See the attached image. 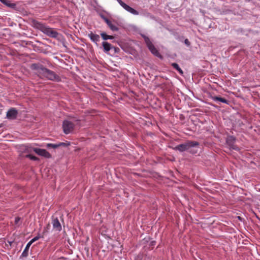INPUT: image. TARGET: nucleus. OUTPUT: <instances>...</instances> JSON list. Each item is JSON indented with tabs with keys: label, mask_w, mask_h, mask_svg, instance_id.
I'll return each instance as SVG.
<instances>
[{
	"label": "nucleus",
	"mask_w": 260,
	"mask_h": 260,
	"mask_svg": "<svg viewBox=\"0 0 260 260\" xmlns=\"http://www.w3.org/2000/svg\"><path fill=\"white\" fill-rule=\"evenodd\" d=\"M31 25L33 27L40 30L49 37L56 38L59 35L58 32L54 29L49 27L45 24L36 20L31 21Z\"/></svg>",
	"instance_id": "f03ea898"
},
{
	"label": "nucleus",
	"mask_w": 260,
	"mask_h": 260,
	"mask_svg": "<svg viewBox=\"0 0 260 260\" xmlns=\"http://www.w3.org/2000/svg\"><path fill=\"white\" fill-rule=\"evenodd\" d=\"M145 43L147 45V47L152 54L156 56L159 55V52L155 46L153 45L149 38L146 36H143Z\"/></svg>",
	"instance_id": "39448f33"
},
{
	"label": "nucleus",
	"mask_w": 260,
	"mask_h": 260,
	"mask_svg": "<svg viewBox=\"0 0 260 260\" xmlns=\"http://www.w3.org/2000/svg\"><path fill=\"white\" fill-rule=\"evenodd\" d=\"M64 145L63 143H60L59 144H54L50 143V144H47V146L48 147H52L53 148H56L61 145Z\"/></svg>",
	"instance_id": "aec40b11"
},
{
	"label": "nucleus",
	"mask_w": 260,
	"mask_h": 260,
	"mask_svg": "<svg viewBox=\"0 0 260 260\" xmlns=\"http://www.w3.org/2000/svg\"><path fill=\"white\" fill-rule=\"evenodd\" d=\"M46 231H44L43 233V235L42 236H40L39 235L37 236L34 237L33 239H32L29 242L31 243V244H32L34 242L36 241L37 240H39L40 238H43L44 237V235Z\"/></svg>",
	"instance_id": "6ab92c4d"
},
{
	"label": "nucleus",
	"mask_w": 260,
	"mask_h": 260,
	"mask_svg": "<svg viewBox=\"0 0 260 260\" xmlns=\"http://www.w3.org/2000/svg\"><path fill=\"white\" fill-rule=\"evenodd\" d=\"M49 227H50V224H48L47 225V228H49Z\"/></svg>",
	"instance_id": "bb28decb"
},
{
	"label": "nucleus",
	"mask_w": 260,
	"mask_h": 260,
	"mask_svg": "<svg viewBox=\"0 0 260 260\" xmlns=\"http://www.w3.org/2000/svg\"><path fill=\"white\" fill-rule=\"evenodd\" d=\"M88 37L90 39V40L95 43H97L100 41V36L98 35L94 34L92 32H90L88 34Z\"/></svg>",
	"instance_id": "9b49d317"
},
{
	"label": "nucleus",
	"mask_w": 260,
	"mask_h": 260,
	"mask_svg": "<svg viewBox=\"0 0 260 260\" xmlns=\"http://www.w3.org/2000/svg\"><path fill=\"white\" fill-rule=\"evenodd\" d=\"M57 260H67V259L63 257H61V258H58Z\"/></svg>",
	"instance_id": "393cba45"
},
{
	"label": "nucleus",
	"mask_w": 260,
	"mask_h": 260,
	"mask_svg": "<svg viewBox=\"0 0 260 260\" xmlns=\"http://www.w3.org/2000/svg\"><path fill=\"white\" fill-rule=\"evenodd\" d=\"M18 114L17 111L14 108H11L7 113V117L9 119H14Z\"/></svg>",
	"instance_id": "9d476101"
},
{
	"label": "nucleus",
	"mask_w": 260,
	"mask_h": 260,
	"mask_svg": "<svg viewBox=\"0 0 260 260\" xmlns=\"http://www.w3.org/2000/svg\"><path fill=\"white\" fill-rule=\"evenodd\" d=\"M102 46L103 47L104 51L107 53L112 49V45L107 42H103L102 43Z\"/></svg>",
	"instance_id": "f8f14e48"
},
{
	"label": "nucleus",
	"mask_w": 260,
	"mask_h": 260,
	"mask_svg": "<svg viewBox=\"0 0 260 260\" xmlns=\"http://www.w3.org/2000/svg\"><path fill=\"white\" fill-rule=\"evenodd\" d=\"M30 69L35 71V73L41 78L47 79L55 82L61 80L60 77L53 71L44 67L40 63H35L30 65Z\"/></svg>",
	"instance_id": "f257e3e1"
},
{
	"label": "nucleus",
	"mask_w": 260,
	"mask_h": 260,
	"mask_svg": "<svg viewBox=\"0 0 260 260\" xmlns=\"http://www.w3.org/2000/svg\"><path fill=\"white\" fill-rule=\"evenodd\" d=\"M199 143L197 141H187L184 143L179 144L174 148L175 150H178L180 152L188 151L190 153L196 154L198 150L192 149V148L198 147Z\"/></svg>",
	"instance_id": "7ed1b4c3"
},
{
	"label": "nucleus",
	"mask_w": 260,
	"mask_h": 260,
	"mask_svg": "<svg viewBox=\"0 0 260 260\" xmlns=\"http://www.w3.org/2000/svg\"><path fill=\"white\" fill-rule=\"evenodd\" d=\"M52 224L55 231L60 232L61 230V225L57 217H52Z\"/></svg>",
	"instance_id": "6e6552de"
},
{
	"label": "nucleus",
	"mask_w": 260,
	"mask_h": 260,
	"mask_svg": "<svg viewBox=\"0 0 260 260\" xmlns=\"http://www.w3.org/2000/svg\"><path fill=\"white\" fill-rule=\"evenodd\" d=\"M172 67L176 69L181 75L183 74V71L179 67V65L177 63H173L172 64Z\"/></svg>",
	"instance_id": "2eb2a0df"
},
{
	"label": "nucleus",
	"mask_w": 260,
	"mask_h": 260,
	"mask_svg": "<svg viewBox=\"0 0 260 260\" xmlns=\"http://www.w3.org/2000/svg\"><path fill=\"white\" fill-rule=\"evenodd\" d=\"M34 151L38 155L44 156L46 158H50L51 157V154L45 149L35 148Z\"/></svg>",
	"instance_id": "1a4fd4ad"
},
{
	"label": "nucleus",
	"mask_w": 260,
	"mask_h": 260,
	"mask_svg": "<svg viewBox=\"0 0 260 260\" xmlns=\"http://www.w3.org/2000/svg\"><path fill=\"white\" fill-rule=\"evenodd\" d=\"M101 36L103 40H107L108 39H113L114 36L107 35L105 32H102Z\"/></svg>",
	"instance_id": "4468645a"
},
{
	"label": "nucleus",
	"mask_w": 260,
	"mask_h": 260,
	"mask_svg": "<svg viewBox=\"0 0 260 260\" xmlns=\"http://www.w3.org/2000/svg\"><path fill=\"white\" fill-rule=\"evenodd\" d=\"M2 127V125H1V124H0V127Z\"/></svg>",
	"instance_id": "cd10ccee"
},
{
	"label": "nucleus",
	"mask_w": 260,
	"mask_h": 260,
	"mask_svg": "<svg viewBox=\"0 0 260 260\" xmlns=\"http://www.w3.org/2000/svg\"><path fill=\"white\" fill-rule=\"evenodd\" d=\"M74 124L69 120H64L62 124L63 132L66 134H69L72 133L74 128Z\"/></svg>",
	"instance_id": "20e7f679"
},
{
	"label": "nucleus",
	"mask_w": 260,
	"mask_h": 260,
	"mask_svg": "<svg viewBox=\"0 0 260 260\" xmlns=\"http://www.w3.org/2000/svg\"><path fill=\"white\" fill-rule=\"evenodd\" d=\"M20 218L19 217H16L15 219V224H17L19 222V221H20Z\"/></svg>",
	"instance_id": "b1692460"
},
{
	"label": "nucleus",
	"mask_w": 260,
	"mask_h": 260,
	"mask_svg": "<svg viewBox=\"0 0 260 260\" xmlns=\"http://www.w3.org/2000/svg\"><path fill=\"white\" fill-rule=\"evenodd\" d=\"M151 245H154L155 244V241H152V242H151Z\"/></svg>",
	"instance_id": "a878e982"
},
{
	"label": "nucleus",
	"mask_w": 260,
	"mask_h": 260,
	"mask_svg": "<svg viewBox=\"0 0 260 260\" xmlns=\"http://www.w3.org/2000/svg\"><path fill=\"white\" fill-rule=\"evenodd\" d=\"M212 99L215 101H219L222 103H228V101L226 99L221 97L214 96L212 97Z\"/></svg>",
	"instance_id": "dca6fc26"
},
{
	"label": "nucleus",
	"mask_w": 260,
	"mask_h": 260,
	"mask_svg": "<svg viewBox=\"0 0 260 260\" xmlns=\"http://www.w3.org/2000/svg\"><path fill=\"white\" fill-rule=\"evenodd\" d=\"M102 17L104 19L105 22L107 23V24L109 23V22L110 21V20H109L107 18H106L105 16H102Z\"/></svg>",
	"instance_id": "4be33fe9"
},
{
	"label": "nucleus",
	"mask_w": 260,
	"mask_h": 260,
	"mask_svg": "<svg viewBox=\"0 0 260 260\" xmlns=\"http://www.w3.org/2000/svg\"><path fill=\"white\" fill-rule=\"evenodd\" d=\"M32 244H31V243H30L29 242L27 244L24 250H23L22 253V256H23V257H27L28 255V250H29V248L30 246V245H31Z\"/></svg>",
	"instance_id": "ddd939ff"
},
{
	"label": "nucleus",
	"mask_w": 260,
	"mask_h": 260,
	"mask_svg": "<svg viewBox=\"0 0 260 260\" xmlns=\"http://www.w3.org/2000/svg\"><path fill=\"white\" fill-rule=\"evenodd\" d=\"M109 28L113 31H117L118 30V27L114 24H113L110 21L109 23L107 24Z\"/></svg>",
	"instance_id": "a211bd4d"
},
{
	"label": "nucleus",
	"mask_w": 260,
	"mask_h": 260,
	"mask_svg": "<svg viewBox=\"0 0 260 260\" xmlns=\"http://www.w3.org/2000/svg\"><path fill=\"white\" fill-rule=\"evenodd\" d=\"M235 142L236 138L233 136H228L226 140V144L230 149L239 151L240 150V148L235 145Z\"/></svg>",
	"instance_id": "423d86ee"
},
{
	"label": "nucleus",
	"mask_w": 260,
	"mask_h": 260,
	"mask_svg": "<svg viewBox=\"0 0 260 260\" xmlns=\"http://www.w3.org/2000/svg\"><path fill=\"white\" fill-rule=\"evenodd\" d=\"M26 157H28V158H29L30 159L33 160H39V158L37 157H36L35 156H34L32 155H31V154L27 155Z\"/></svg>",
	"instance_id": "412c9836"
},
{
	"label": "nucleus",
	"mask_w": 260,
	"mask_h": 260,
	"mask_svg": "<svg viewBox=\"0 0 260 260\" xmlns=\"http://www.w3.org/2000/svg\"><path fill=\"white\" fill-rule=\"evenodd\" d=\"M0 1L5 5L9 7H14L15 5L12 3H11L10 1L7 0H0Z\"/></svg>",
	"instance_id": "f3484780"
},
{
	"label": "nucleus",
	"mask_w": 260,
	"mask_h": 260,
	"mask_svg": "<svg viewBox=\"0 0 260 260\" xmlns=\"http://www.w3.org/2000/svg\"><path fill=\"white\" fill-rule=\"evenodd\" d=\"M184 43L187 46H189L190 45V43L189 41L187 39H186L184 40Z\"/></svg>",
	"instance_id": "5701e85b"
},
{
	"label": "nucleus",
	"mask_w": 260,
	"mask_h": 260,
	"mask_svg": "<svg viewBox=\"0 0 260 260\" xmlns=\"http://www.w3.org/2000/svg\"><path fill=\"white\" fill-rule=\"evenodd\" d=\"M117 1L119 4V5L127 12H128L131 13V14L135 15H139L138 11L135 10L134 9L131 7L130 6H128L127 5H126L123 2H122L121 0H117Z\"/></svg>",
	"instance_id": "0eeeda50"
}]
</instances>
